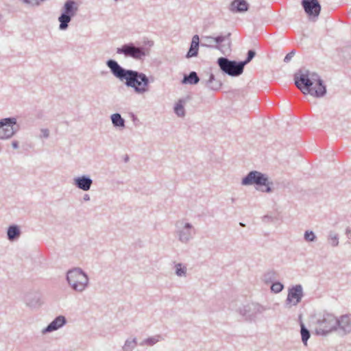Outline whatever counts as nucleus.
I'll use <instances>...</instances> for the list:
<instances>
[{
	"label": "nucleus",
	"mask_w": 351,
	"mask_h": 351,
	"mask_svg": "<svg viewBox=\"0 0 351 351\" xmlns=\"http://www.w3.org/2000/svg\"><path fill=\"white\" fill-rule=\"evenodd\" d=\"M110 119L113 127L115 128L121 130L125 128V121L119 113L116 112L111 114Z\"/></svg>",
	"instance_id": "412c9836"
},
{
	"label": "nucleus",
	"mask_w": 351,
	"mask_h": 351,
	"mask_svg": "<svg viewBox=\"0 0 351 351\" xmlns=\"http://www.w3.org/2000/svg\"><path fill=\"white\" fill-rule=\"evenodd\" d=\"M117 54L123 55L125 58H130L136 60H143L149 56L150 49L143 46H136L134 43L123 45L116 49Z\"/></svg>",
	"instance_id": "39448f33"
},
{
	"label": "nucleus",
	"mask_w": 351,
	"mask_h": 351,
	"mask_svg": "<svg viewBox=\"0 0 351 351\" xmlns=\"http://www.w3.org/2000/svg\"><path fill=\"white\" fill-rule=\"evenodd\" d=\"M336 332L341 336L351 332V315H343L337 318Z\"/></svg>",
	"instance_id": "4468645a"
},
{
	"label": "nucleus",
	"mask_w": 351,
	"mask_h": 351,
	"mask_svg": "<svg viewBox=\"0 0 351 351\" xmlns=\"http://www.w3.org/2000/svg\"><path fill=\"white\" fill-rule=\"evenodd\" d=\"M137 338L135 337H130L127 338L122 346L123 351H133L137 346Z\"/></svg>",
	"instance_id": "393cba45"
},
{
	"label": "nucleus",
	"mask_w": 351,
	"mask_h": 351,
	"mask_svg": "<svg viewBox=\"0 0 351 351\" xmlns=\"http://www.w3.org/2000/svg\"><path fill=\"white\" fill-rule=\"evenodd\" d=\"M243 186L255 185L257 189L262 192L270 193L273 192V182L269 179V176L258 171H251L241 180V182Z\"/></svg>",
	"instance_id": "7ed1b4c3"
},
{
	"label": "nucleus",
	"mask_w": 351,
	"mask_h": 351,
	"mask_svg": "<svg viewBox=\"0 0 351 351\" xmlns=\"http://www.w3.org/2000/svg\"><path fill=\"white\" fill-rule=\"evenodd\" d=\"M175 274L178 278H186L187 276V267L182 263H174Z\"/></svg>",
	"instance_id": "a878e982"
},
{
	"label": "nucleus",
	"mask_w": 351,
	"mask_h": 351,
	"mask_svg": "<svg viewBox=\"0 0 351 351\" xmlns=\"http://www.w3.org/2000/svg\"><path fill=\"white\" fill-rule=\"evenodd\" d=\"M23 3L25 4L29 5L30 1L29 0H21Z\"/></svg>",
	"instance_id": "79ce46f5"
},
{
	"label": "nucleus",
	"mask_w": 351,
	"mask_h": 351,
	"mask_svg": "<svg viewBox=\"0 0 351 351\" xmlns=\"http://www.w3.org/2000/svg\"><path fill=\"white\" fill-rule=\"evenodd\" d=\"M17 119L16 117H7L0 119V139L8 140L14 136L19 131L16 126Z\"/></svg>",
	"instance_id": "9d476101"
},
{
	"label": "nucleus",
	"mask_w": 351,
	"mask_h": 351,
	"mask_svg": "<svg viewBox=\"0 0 351 351\" xmlns=\"http://www.w3.org/2000/svg\"><path fill=\"white\" fill-rule=\"evenodd\" d=\"M194 226L185 219L178 220L175 223V235L182 244L189 243L195 236Z\"/></svg>",
	"instance_id": "423d86ee"
},
{
	"label": "nucleus",
	"mask_w": 351,
	"mask_h": 351,
	"mask_svg": "<svg viewBox=\"0 0 351 351\" xmlns=\"http://www.w3.org/2000/svg\"><path fill=\"white\" fill-rule=\"evenodd\" d=\"M77 11L78 5L74 0H67L64 3L62 12L58 19L60 23L58 29L60 31H65L68 29L69 23L76 15Z\"/></svg>",
	"instance_id": "0eeeda50"
},
{
	"label": "nucleus",
	"mask_w": 351,
	"mask_h": 351,
	"mask_svg": "<svg viewBox=\"0 0 351 351\" xmlns=\"http://www.w3.org/2000/svg\"><path fill=\"white\" fill-rule=\"evenodd\" d=\"M256 52L254 50H249L247 51L246 59L243 61H241L244 67L254 58Z\"/></svg>",
	"instance_id": "f704fd0d"
},
{
	"label": "nucleus",
	"mask_w": 351,
	"mask_h": 351,
	"mask_svg": "<svg viewBox=\"0 0 351 351\" xmlns=\"http://www.w3.org/2000/svg\"><path fill=\"white\" fill-rule=\"evenodd\" d=\"M66 319L64 315L57 316L47 327L41 330L43 335H46L62 328L66 324Z\"/></svg>",
	"instance_id": "f3484780"
},
{
	"label": "nucleus",
	"mask_w": 351,
	"mask_h": 351,
	"mask_svg": "<svg viewBox=\"0 0 351 351\" xmlns=\"http://www.w3.org/2000/svg\"><path fill=\"white\" fill-rule=\"evenodd\" d=\"M304 238L306 241L313 242L315 240L316 236L312 230H306L304 232Z\"/></svg>",
	"instance_id": "72a5a7b5"
},
{
	"label": "nucleus",
	"mask_w": 351,
	"mask_h": 351,
	"mask_svg": "<svg viewBox=\"0 0 351 351\" xmlns=\"http://www.w3.org/2000/svg\"><path fill=\"white\" fill-rule=\"evenodd\" d=\"M295 54V52L293 50L291 51V52H289V53H287L284 58V62L286 63H288L289 62H290Z\"/></svg>",
	"instance_id": "e433bc0d"
},
{
	"label": "nucleus",
	"mask_w": 351,
	"mask_h": 351,
	"mask_svg": "<svg viewBox=\"0 0 351 351\" xmlns=\"http://www.w3.org/2000/svg\"><path fill=\"white\" fill-rule=\"evenodd\" d=\"M302 5L308 16L317 17L320 13L321 5L317 0H302Z\"/></svg>",
	"instance_id": "dca6fc26"
},
{
	"label": "nucleus",
	"mask_w": 351,
	"mask_h": 351,
	"mask_svg": "<svg viewBox=\"0 0 351 351\" xmlns=\"http://www.w3.org/2000/svg\"><path fill=\"white\" fill-rule=\"evenodd\" d=\"M21 230L17 225H11L8 228L7 237L10 241L17 240L21 235Z\"/></svg>",
	"instance_id": "4be33fe9"
},
{
	"label": "nucleus",
	"mask_w": 351,
	"mask_h": 351,
	"mask_svg": "<svg viewBox=\"0 0 351 351\" xmlns=\"http://www.w3.org/2000/svg\"><path fill=\"white\" fill-rule=\"evenodd\" d=\"M300 334L302 341L304 346H307V341L311 337L310 331L305 327L303 324H301Z\"/></svg>",
	"instance_id": "cd10ccee"
},
{
	"label": "nucleus",
	"mask_w": 351,
	"mask_h": 351,
	"mask_svg": "<svg viewBox=\"0 0 351 351\" xmlns=\"http://www.w3.org/2000/svg\"><path fill=\"white\" fill-rule=\"evenodd\" d=\"M202 40L205 41V43H202V46L203 47H215L214 40L213 36H204L202 38Z\"/></svg>",
	"instance_id": "473e14b6"
},
{
	"label": "nucleus",
	"mask_w": 351,
	"mask_h": 351,
	"mask_svg": "<svg viewBox=\"0 0 351 351\" xmlns=\"http://www.w3.org/2000/svg\"><path fill=\"white\" fill-rule=\"evenodd\" d=\"M199 47V37L197 34H195L192 37L190 47L188 52L186 54V58L189 59L191 58L197 57L198 55Z\"/></svg>",
	"instance_id": "aec40b11"
},
{
	"label": "nucleus",
	"mask_w": 351,
	"mask_h": 351,
	"mask_svg": "<svg viewBox=\"0 0 351 351\" xmlns=\"http://www.w3.org/2000/svg\"><path fill=\"white\" fill-rule=\"evenodd\" d=\"M184 103L185 101L184 99H179L174 106V112L179 117H184L185 116Z\"/></svg>",
	"instance_id": "bb28decb"
},
{
	"label": "nucleus",
	"mask_w": 351,
	"mask_h": 351,
	"mask_svg": "<svg viewBox=\"0 0 351 351\" xmlns=\"http://www.w3.org/2000/svg\"><path fill=\"white\" fill-rule=\"evenodd\" d=\"M66 280L71 289L82 293L89 285L88 274L80 267H74L66 272Z\"/></svg>",
	"instance_id": "20e7f679"
},
{
	"label": "nucleus",
	"mask_w": 351,
	"mask_h": 351,
	"mask_svg": "<svg viewBox=\"0 0 351 351\" xmlns=\"http://www.w3.org/2000/svg\"><path fill=\"white\" fill-rule=\"evenodd\" d=\"M12 147L14 149H18L19 148V141L16 140H14L11 143Z\"/></svg>",
	"instance_id": "4c0bfd02"
},
{
	"label": "nucleus",
	"mask_w": 351,
	"mask_h": 351,
	"mask_svg": "<svg viewBox=\"0 0 351 351\" xmlns=\"http://www.w3.org/2000/svg\"><path fill=\"white\" fill-rule=\"evenodd\" d=\"M217 64L222 72L232 77L241 75L244 70V66L241 61L230 60L226 57L219 58Z\"/></svg>",
	"instance_id": "6e6552de"
},
{
	"label": "nucleus",
	"mask_w": 351,
	"mask_h": 351,
	"mask_svg": "<svg viewBox=\"0 0 351 351\" xmlns=\"http://www.w3.org/2000/svg\"><path fill=\"white\" fill-rule=\"evenodd\" d=\"M93 183V179L90 176L86 174L76 176L73 179V185H75L76 188L84 191H89Z\"/></svg>",
	"instance_id": "2eb2a0df"
},
{
	"label": "nucleus",
	"mask_w": 351,
	"mask_h": 351,
	"mask_svg": "<svg viewBox=\"0 0 351 351\" xmlns=\"http://www.w3.org/2000/svg\"><path fill=\"white\" fill-rule=\"evenodd\" d=\"M40 138H47L49 136V130L47 128L40 129Z\"/></svg>",
	"instance_id": "c9c22d12"
},
{
	"label": "nucleus",
	"mask_w": 351,
	"mask_h": 351,
	"mask_svg": "<svg viewBox=\"0 0 351 351\" xmlns=\"http://www.w3.org/2000/svg\"><path fill=\"white\" fill-rule=\"evenodd\" d=\"M345 233H346L347 237L349 239H351V229L350 227L346 228Z\"/></svg>",
	"instance_id": "58836bf2"
},
{
	"label": "nucleus",
	"mask_w": 351,
	"mask_h": 351,
	"mask_svg": "<svg viewBox=\"0 0 351 351\" xmlns=\"http://www.w3.org/2000/svg\"><path fill=\"white\" fill-rule=\"evenodd\" d=\"M30 3L29 5L32 6H39V2H38V0H29Z\"/></svg>",
	"instance_id": "ea45409f"
},
{
	"label": "nucleus",
	"mask_w": 351,
	"mask_h": 351,
	"mask_svg": "<svg viewBox=\"0 0 351 351\" xmlns=\"http://www.w3.org/2000/svg\"><path fill=\"white\" fill-rule=\"evenodd\" d=\"M230 36V34H228L226 36H218L217 37H213L215 43V47L217 49H219L218 45L223 42Z\"/></svg>",
	"instance_id": "2f4dec72"
},
{
	"label": "nucleus",
	"mask_w": 351,
	"mask_h": 351,
	"mask_svg": "<svg viewBox=\"0 0 351 351\" xmlns=\"http://www.w3.org/2000/svg\"><path fill=\"white\" fill-rule=\"evenodd\" d=\"M250 5L246 0H233L228 10L232 13H243L249 10Z\"/></svg>",
	"instance_id": "6ab92c4d"
},
{
	"label": "nucleus",
	"mask_w": 351,
	"mask_h": 351,
	"mask_svg": "<svg viewBox=\"0 0 351 351\" xmlns=\"http://www.w3.org/2000/svg\"><path fill=\"white\" fill-rule=\"evenodd\" d=\"M199 77L195 71H191L189 74L184 75L182 83L184 84L195 85L199 82Z\"/></svg>",
	"instance_id": "b1692460"
},
{
	"label": "nucleus",
	"mask_w": 351,
	"mask_h": 351,
	"mask_svg": "<svg viewBox=\"0 0 351 351\" xmlns=\"http://www.w3.org/2000/svg\"><path fill=\"white\" fill-rule=\"evenodd\" d=\"M267 310V308L258 303H250L239 308V314L245 320L254 321L256 315L261 314Z\"/></svg>",
	"instance_id": "9b49d317"
},
{
	"label": "nucleus",
	"mask_w": 351,
	"mask_h": 351,
	"mask_svg": "<svg viewBox=\"0 0 351 351\" xmlns=\"http://www.w3.org/2000/svg\"><path fill=\"white\" fill-rule=\"evenodd\" d=\"M24 302L32 310H38L44 304L42 294L38 291L27 293L24 296Z\"/></svg>",
	"instance_id": "ddd939ff"
},
{
	"label": "nucleus",
	"mask_w": 351,
	"mask_h": 351,
	"mask_svg": "<svg viewBox=\"0 0 351 351\" xmlns=\"http://www.w3.org/2000/svg\"><path fill=\"white\" fill-rule=\"evenodd\" d=\"M295 84L304 94L315 97H322L326 93V88L320 76L306 69H300L294 75Z\"/></svg>",
	"instance_id": "f03ea898"
},
{
	"label": "nucleus",
	"mask_w": 351,
	"mask_h": 351,
	"mask_svg": "<svg viewBox=\"0 0 351 351\" xmlns=\"http://www.w3.org/2000/svg\"><path fill=\"white\" fill-rule=\"evenodd\" d=\"M163 340V338L162 337V335H153V336H151V337H148L145 339H144L143 340H142L139 345L141 346H154V345H156V343H158V342L161 341Z\"/></svg>",
	"instance_id": "5701e85b"
},
{
	"label": "nucleus",
	"mask_w": 351,
	"mask_h": 351,
	"mask_svg": "<svg viewBox=\"0 0 351 351\" xmlns=\"http://www.w3.org/2000/svg\"><path fill=\"white\" fill-rule=\"evenodd\" d=\"M106 64L116 78L125 81V86L133 88L136 94L143 95L149 90L150 82L145 73L125 69L112 59L107 60Z\"/></svg>",
	"instance_id": "f257e3e1"
},
{
	"label": "nucleus",
	"mask_w": 351,
	"mask_h": 351,
	"mask_svg": "<svg viewBox=\"0 0 351 351\" xmlns=\"http://www.w3.org/2000/svg\"><path fill=\"white\" fill-rule=\"evenodd\" d=\"M147 45H148L149 47H152L154 45V42L153 41H148Z\"/></svg>",
	"instance_id": "37998d69"
},
{
	"label": "nucleus",
	"mask_w": 351,
	"mask_h": 351,
	"mask_svg": "<svg viewBox=\"0 0 351 351\" xmlns=\"http://www.w3.org/2000/svg\"><path fill=\"white\" fill-rule=\"evenodd\" d=\"M276 279V273L274 271H269L264 274L263 276L262 280L266 283L272 282Z\"/></svg>",
	"instance_id": "c756f323"
},
{
	"label": "nucleus",
	"mask_w": 351,
	"mask_h": 351,
	"mask_svg": "<svg viewBox=\"0 0 351 351\" xmlns=\"http://www.w3.org/2000/svg\"><path fill=\"white\" fill-rule=\"evenodd\" d=\"M328 242L332 247H337L339 245V235L333 231H330L328 236Z\"/></svg>",
	"instance_id": "c85d7f7f"
},
{
	"label": "nucleus",
	"mask_w": 351,
	"mask_h": 351,
	"mask_svg": "<svg viewBox=\"0 0 351 351\" xmlns=\"http://www.w3.org/2000/svg\"><path fill=\"white\" fill-rule=\"evenodd\" d=\"M304 296L303 287L301 285H295L289 288L286 299V305L290 306H297Z\"/></svg>",
	"instance_id": "f8f14e48"
},
{
	"label": "nucleus",
	"mask_w": 351,
	"mask_h": 351,
	"mask_svg": "<svg viewBox=\"0 0 351 351\" xmlns=\"http://www.w3.org/2000/svg\"><path fill=\"white\" fill-rule=\"evenodd\" d=\"M337 317L332 314H325L317 321L316 332L317 335H326L336 331Z\"/></svg>",
	"instance_id": "1a4fd4ad"
},
{
	"label": "nucleus",
	"mask_w": 351,
	"mask_h": 351,
	"mask_svg": "<svg viewBox=\"0 0 351 351\" xmlns=\"http://www.w3.org/2000/svg\"><path fill=\"white\" fill-rule=\"evenodd\" d=\"M208 79H202V84L208 88L209 90L213 91H218L222 86V82L215 78L213 73L208 72L207 73Z\"/></svg>",
	"instance_id": "a211bd4d"
},
{
	"label": "nucleus",
	"mask_w": 351,
	"mask_h": 351,
	"mask_svg": "<svg viewBox=\"0 0 351 351\" xmlns=\"http://www.w3.org/2000/svg\"><path fill=\"white\" fill-rule=\"evenodd\" d=\"M90 199V195L88 194H84L83 196V200L84 202H88Z\"/></svg>",
	"instance_id": "a19ab883"
},
{
	"label": "nucleus",
	"mask_w": 351,
	"mask_h": 351,
	"mask_svg": "<svg viewBox=\"0 0 351 351\" xmlns=\"http://www.w3.org/2000/svg\"><path fill=\"white\" fill-rule=\"evenodd\" d=\"M284 285L280 282H273L271 286V290L275 293H278L282 291Z\"/></svg>",
	"instance_id": "7c9ffc66"
}]
</instances>
